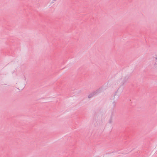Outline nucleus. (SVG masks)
I'll return each mask as SVG.
<instances>
[{
    "mask_svg": "<svg viewBox=\"0 0 157 157\" xmlns=\"http://www.w3.org/2000/svg\"><path fill=\"white\" fill-rule=\"evenodd\" d=\"M155 62L157 63V57L155 58Z\"/></svg>",
    "mask_w": 157,
    "mask_h": 157,
    "instance_id": "nucleus-1",
    "label": "nucleus"
}]
</instances>
